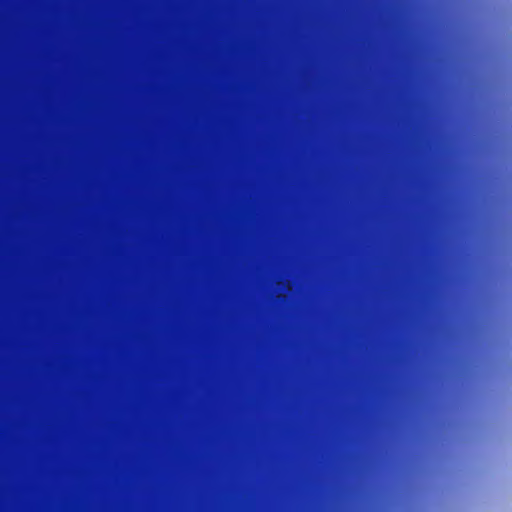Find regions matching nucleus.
I'll return each mask as SVG.
<instances>
[{"mask_svg": "<svg viewBox=\"0 0 512 512\" xmlns=\"http://www.w3.org/2000/svg\"><path fill=\"white\" fill-rule=\"evenodd\" d=\"M280 497H288V96H280Z\"/></svg>", "mask_w": 512, "mask_h": 512, "instance_id": "1", "label": "nucleus"}, {"mask_svg": "<svg viewBox=\"0 0 512 512\" xmlns=\"http://www.w3.org/2000/svg\"><path fill=\"white\" fill-rule=\"evenodd\" d=\"M290 512H292V347H290Z\"/></svg>", "mask_w": 512, "mask_h": 512, "instance_id": "2", "label": "nucleus"}]
</instances>
